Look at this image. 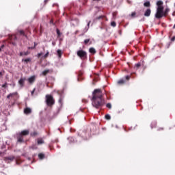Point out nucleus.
<instances>
[{"instance_id":"f257e3e1","label":"nucleus","mask_w":175,"mask_h":175,"mask_svg":"<svg viewBox=\"0 0 175 175\" xmlns=\"http://www.w3.org/2000/svg\"><path fill=\"white\" fill-rule=\"evenodd\" d=\"M92 95V105L94 107H96V109L100 107L103 105L102 91L100 89H96L93 92Z\"/></svg>"},{"instance_id":"f03ea898","label":"nucleus","mask_w":175,"mask_h":175,"mask_svg":"<svg viewBox=\"0 0 175 175\" xmlns=\"http://www.w3.org/2000/svg\"><path fill=\"white\" fill-rule=\"evenodd\" d=\"M157 8L155 14L156 18H161V17L165 16V13L163 12V2L162 1H159L157 3Z\"/></svg>"},{"instance_id":"7ed1b4c3","label":"nucleus","mask_w":175,"mask_h":175,"mask_svg":"<svg viewBox=\"0 0 175 175\" xmlns=\"http://www.w3.org/2000/svg\"><path fill=\"white\" fill-rule=\"evenodd\" d=\"M46 102L48 106H52V105H54V99L53 98V96L50 95H46Z\"/></svg>"},{"instance_id":"20e7f679","label":"nucleus","mask_w":175,"mask_h":175,"mask_svg":"<svg viewBox=\"0 0 175 175\" xmlns=\"http://www.w3.org/2000/svg\"><path fill=\"white\" fill-rule=\"evenodd\" d=\"M78 57H80L81 59H84V58H87V52L83 50H79L77 53Z\"/></svg>"},{"instance_id":"39448f33","label":"nucleus","mask_w":175,"mask_h":175,"mask_svg":"<svg viewBox=\"0 0 175 175\" xmlns=\"http://www.w3.org/2000/svg\"><path fill=\"white\" fill-rule=\"evenodd\" d=\"M18 135H21V136H27L29 135V131L28 130H24L21 133H19Z\"/></svg>"},{"instance_id":"423d86ee","label":"nucleus","mask_w":175,"mask_h":175,"mask_svg":"<svg viewBox=\"0 0 175 175\" xmlns=\"http://www.w3.org/2000/svg\"><path fill=\"white\" fill-rule=\"evenodd\" d=\"M36 77L35 76L30 77L27 81L30 84H33V83L35 81Z\"/></svg>"},{"instance_id":"0eeeda50","label":"nucleus","mask_w":175,"mask_h":175,"mask_svg":"<svg viewBox=\"0 0 175 175\" xmlns=\"http://www.w3.org/2000/svg\"><path fill=\"white\" fill-rule=\"evenodd\" d=\"M25 78H21L18 81V84L21 85V87H24V83L25 81Z\"/></svg>"},{"instance_id":"6e6552de","label":"nucleus","mask_w":175,"mask_h":175,"mask_svg":"<svg viewBox=\"0 0 175 175\" xmlns=\"http://www.w3.org/2000/svg\"><path fill=\"white\" fill-rule=\"evenodd\" d=\"M150 14H151V10L147 9V10L144 13L145 17H150Z\"/></svg>"},{"instance_id":"1a4fd4ad","label":"nucleus","mask_w":175,"mask_h":175,"mask_svg":"<svg viewBox=\"0 0 175 175\" xmlns=\"http://www.w3.org/2000/svg\"><path fill=\"white\" fill-rule=\"evenodd\" d=\"M18 142L19 143H23V142H24V139H23V136H21V135L18 134Z\"/></svg>"},{"instance_id":"9d476101","label":"nucleus","mask_w":175,"mask_h":175,"mask_svg":"<svg viewBox=\"0 0 175 175\" xmlns=\"http://www.w3.org/2000/svg\"><path fill=\"white\" fill-rule=\"evenodd\" d=\"M31 110L30 108H26L25 110H24V113L25 114H30Z\"/></svg>"},{"instance_id":"9b49d317","label":"nucleus","mask_w":175,"mask_h":175,"mask_svg":"<svg viewBox=\"0 0 175 175\" xmlns=\"http://www.w3.org/2000/svg\"><path fill=\"white\" fill-rule=\"evenodd\" d=\"M16 95H17V92L11 93L7 96V98L9 99V98H13V96H16Z\"/></svg>"},{"instance_id":"f8f14e48","label":"nucleus","mask_w":175,"mask_h":175,"mask_svg":"<svg viewBox=\"0 0 175 175\" xmlns=\"http://www.w3.org/2000/svg\"><path fill=\"white\" fill-rule=\"evenodd\" d=\"M144 6L146 8H150L151 6V4L150 3V1H146L144 3Z\"/></svg>"},{"instance_id":"ddd939ff","label":"nucleus","mask_w":175,"mask_h":175,"mask_svg":"<svg viewBox=\"0 0 175 175\" xmlns=\"http://www.w3.org/2000/svg\"><path fill=\"white\" fill-rule=\"evenodd\" d=\"M51 70H45L42 72L43 76H46L48 73H50Z\"/></svg>"},{"instance_id":"4468645a","label":"nucleus","mask_w":175,"mask_h":175,"mask_svg":"<svg viewBox=\"0 0 175 175\" xmlns=\"http://www.w3.org/2000/svg\"><path fill=\"white\" fill-rule=\"evenodd\" d=\"M90 53H91L92 54H95V53H96V51L94 49V48H90L89 50Z\"/></svg>"},{"instance_id":"2eb2a0df","label":"nucleus","mask_w":175,"mask_h":175,"mask_svg":"<svg viewBox=\"0 0 175 175\" xmlns=\"http://www.w3.org/2000/svg\"><path fill=\"white\" fill-rule=\"evenodd\" d=\"M57 55L59 58H61V55H62V51L59 49L57 50Z\"/></svg>"},{"instance_id":"dca6fc26","label":"nucleus","mask_w":175,"mask_h":175,"mask_svg":"<svg viewBox=\"0 0 175 175\" xmlns=\"http://www.w3.org/2000/svg\"><path fill=\"white\" fill-rule=\"evenodd\" d=\"M43 143H44V141H43V139H40L38 140V144L40 145V144H43Z\"/></svg>"},{"instance_id":"f3484780","label":"nucleus","mask_w":175,"mask_h":175,"mask_svg":"<svg viewBox=\"0 0 175 175\" xmlns=\"http://www.w3.org/2000/svg\"><path fill=\"white\" fill-rule=\"evenodd\" d=\"M170 11V10L169 8H166L164 12V16H166V14H167V13H169Z\"/></svg>"},{"instance_id":"a211bd4d","label":"nucleus","mask_w":175,"mask_h":175,"mask_svg":"<svg viewBox=\"0 0 175 175\" xmlns=\"http://www.w3.org/2000/svg\"><path fill=\"white\" fill-rule=\"evenodd\" d=\"M38 158H40V159H43V158H44V155L40 153L38 154Z\"/></svg>"},{"instance_id":"6ab92c4d","label":"nucleus","mask_w":175,"mask_h":175,"mask_svg":"<svg viewBox=\"0 0 175 175\" xmlns=\"http://www.w3.org/2000/svg\"><path fill=\"white\" fill-rule=\"evenodd\" d=\"M125 83V81L124 79H120V81H118V84H124Z\"/></svg>"},{"instance_id":"aec40b11","label":"nucleus","mask_w":175,"mask_h":175,"mask_svg":"<svg viewBox=\"0 0 175 175\" xmlns=\"http://www.w3.org/2000/svg\"><path fill=\"white\" fill-rule=\"evenodd\" d=\"M28 54H29V53L28 52H25V53L21 52L20 55H28Z\"/></svg>"},{"instance_id":"412c9836","label":"nucleus","mask_w":175,"mask_h":175,"mask_svg":"<svg viewBox=\"0 0 175 175\" xmlns=\"http://www.w3.org/2000/svg\"><path fill=\"white\" fill-rule=\"evenodd\" d=\"M56 31H57L58 36H61V31H59V29H57Z\"/></svg>"},{"instance_id":"4be33fe9","label":"nucleus","mask_w":175,"mask_h":175,"mask_svg":"<svg viewBox=\"0 0 175 175\" xmlns=\"http://www.w3.org/2000/svg\"><path fill=\"white\" fill-rule=\"evenodd\" d=\"M105 118H106V120H110L111 118L110 115H105Z\"/></svg>"},{"instance_id":"5701e85b","label":"nucleus","mask_w":175,"mask_h":175,"mask_svg":"<svg viewBox=\"0 0 175 175\" xmlns=\"http://www.w3.org/2000/svg\"><path fill=\"white\" fill-rule=\"evenodd\" d=\"M107 107H108V109H111V104L107 103Z\"/></svg>"},{"instance_id":"b1692460","label":"nucleus","mask_w":175,"mask_h":175,"mask_svg":"<svg viewBox=\"0 0 175 175\" xmlns=\"http://www.w3.org/2000/svg\"><path fill=\"white\" fill-rule=\"evenodd\" d=\"M111 27H116V22H111Z\"/></svg>"},{"instance_id":"393cba45","label":"nucleus","mask_w":175,"mask_h":175,"mask_svg":"<svg viewBox=\"0 0 175 175\" xmlns=\"http://www.w3.org/2000/svg\"><path fill=\"white\" fill-rule=\"evenodd\" d=\"M90 24H91V21H90L88 23V28H87L86 31H88V28H90Z\"/></svg>"},{"instance_id":"a878e982","label":"nucleus","mask_w":175,"mask_h":175,"mask_svg":"<svg viewBox=\"0 0 175 175\" xmlns=\"http://www.w3.org/2000/svg\"><path fill=\"white\" fill-rule=\"evenodd\" d=\"M89 42H90V39H86L84 40L85 44H87V43H88Z\"/></svg>"},{"instance_id":"bb28decb","label":"nucleus","mask_w":175,"mask_h":175,"mask_svg":"<svg viewBox=\"0 0 175 175\" xmlns=\"http://www.w3.org/2000/svg\"><path fill=\"white\" fill-rule=\"evenodd\" d=\"M49 57V51L46 52V53L44 55V58H47Z\"/></svg>"},{"instance_id":"cd10ccee","label":"nucleus","mask_w":175,"mask_h":175,"mask_svg":"<svg viewBox=\"0 0 175 175\" xmlns=\"http://www.w3.org/2000/svg\"><path fill=\"white\" fill-rule=\"evenodd\" d=\"M135 68L137 69V68H140V63H138L135 64Z\"/></svg>"},{"instance_id":"c85d7f7f","label":"nucleus","mask_w":175,"mask_h":175,"mask_svg":"<svg viewBox=\"0 0 175 175\" xmlns=\"http://www.w3.org/2000/svg\"><path fill=\"white\" fill-rule=\"evenodd\" d=\"M29 61H31V59H29V58L25 59V62H29Z\"/></svg>"},{"instance_id":"c756f323","label":"nucleus","mask_w":175,"mask_h":175,"mask_svg":"<svg viewBox=\"0 0 175 175\" xmlns=\"http://www.w3.org/2000/svg\"><path fill=\"white\" fill-rule=\"evenodd\" d=\"M135 16H136V12H133L131 14V17H135Z\"/></svg>"},{"instance_id":"7c9ffc66","label":"nucleus","mask_w":175,"mask_h":175,"mask_svg":"<svg viewBox=\"0 0 175 175\" xmlns=\"http://www.w3.org/2000/svg\"><path fill=\"white\" fill-rule=\"evenodd\" d=\"M19 33H21V35H24V31L20 30Z\"/></svg>"},{"instance_id":"2f4dec72","label":"nucleus","mask_w":175,"mask_h":175,"mask_svg":"<svg viewBox=\"0 0 175 175\" xmlns=\"http://www.w3.org/2000/svg\"><path fill=\"white\" fill-rule=\"evenodd\" d=\"M3 76V72H0V77H2Z\"/></svg>"},{"instance_id":"473e14b6","label":"nucleus","mask_w":175,"mask_h":175,"mask_svg":"<svg viewBox=\"0 0 175 175\" xmlns=\"http://www.w3.org/2000/svg\"><path fill=\"white\" fill-rule=\"evenodd\" d=\"M3 47H5V45H1V46L0 47V51H1L2 49H3Z\"/></svg>"},{"instance_id":"72a5a7b5","label":"nucleus","mask_w":175,"mask_h":175,"mask_svg":"<svg viewBox=\"0 0 175 175\" xmlns=\"http://www.w3.org/2000/svg\"><path fill=\"white\" fill-rule=\"evenodd\" d=\"M129 79H131V77H129V76H126V80H129Z\"/></svg>"},{"instance_id":"f704fd0d","label":"nucleus","mask_w":175,"mask_h":175,"mask_svg":"<svg viewBox=\"0 0 175 175\" xmlns=\"http://www.w3.org/2000/svg\"><path fill=\"white\" fill-rule=\"evenodd\" d=\"M5 87H7V86H6V83L2 85V88H5Z\"/></svg>"},{"instance_id":"c9c22d12","label":"nucleus","mask_w":175,"mask_h":175,"mask_svg":"<svg viewBox=\"0 0 175 175\" xmlns=\"http://www.w3.org/2000/svg\"><path fill=\"white\" fill-rule=\"evenodd\" d=\"M35 88L33 90V91H31V95H33L34 92H35Z\"/></svg>"},{"instance_id":"e433bc0d","label":"nucleus","mask_w":175,"mask_h":175,"mask_svg":"<svg viewBox=\"0 0 175 175\" xmlns=\"http://www.w3.org/2000/svg\"><path fill=\"white\" fill-rule=\"evenodd\" d=\"M42 54H43V53H38V57H40L41 55H42Z\"/></svg>"},{"instance_id":"4c0bfd02","label":"nucleus","mask_w":175,"mask_h":175,"mask_svg":"<svg viewBox=\"0 0 175 175\" xmlns=\"http://www.w3.org/2000/svg\"><path fill=\"white\" fill-rule=\"evenodd\" d=\"M174 40H175V37H173V38H172V42H174Z\"/></svg>"},{"instance_id":"58836bf2","label":"nucleus","mask_w":175,"mask_h":175,"mask_svg":"<svg viewBox=\"0 0 175 175\" xmlns=\"http://www.w3.org/2000/svg\"><path fill=\"white\" fill-rule=\"evenodd\" d=\"M8 159H10V161H13L14 158L13 157H12V158L9 157Z\"/></svg>"},{"instance_id":"ea45409f","label":"nucleus","mask_w":175,"mask_h":175,"mask_svg":"<svg viewBox=\"0 0 175 175\" xmlns=\"http://www.w3.org/2000/svg\"><path fill=\"white\" fill-rule=\"evenodd\" d=\"M29 49H35V46H33V47H29Z\"/></svg>"},{"instance_id":"a19ab883","label":"nucleus","mask_w":175,"mask_h":175,"mask_svg":"<svg viewBox=\"0 0 175 175\" xmlns=\"http://www.w3.org/2000/svg\"><path fill=\"white\" fill-rule=\"evenodd\" d=\"M45 2H47V0H45Z\"/></svg>"}]
</instances>
